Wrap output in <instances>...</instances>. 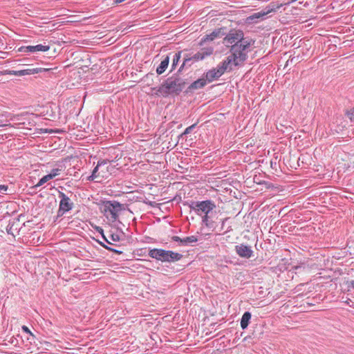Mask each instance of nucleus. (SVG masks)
<instances>
[{"mask_svg": "<svg viewBox=\"0 0 354 354\" xmlns=\"http://www.w3.org/2000/svg\"><path fill=\"white\" fill-rule=\"evenodd\" d=\"M169 63V57L167 55L164 59L160 62L159 66L156 68V73L158 75L162 74L168 67Z\"/></svg>", "mask_w": 354, "mask_h": 354, "instance_id": "6ab92c4d", "label": "nucleus"}, {"mask_svg": "<svg viewBox=\"0 0 354 354\" xmlns=\"http://www.w3.org/2000/svg\"><path fill=\"white\" fill-rule=\"evenodd\" d=\"M251 317L252 315L250 312L247 311L243 313L241 319V327L242 329L244 330L248 328Z\"/></svg>", "mask_w": 354, "mask_h": 354, "instance_id": "aec40b11", "label": "nucleus"}, {"mask_svg": "<svg viewBox=\"0 0 354 354\" xmlns=\"http://www.w3.org/2000/svg\"><path fill=\"white\" fill-rule=\"evenodd\" d=\"M297 0H291V1L290 3H294L295 1H297Z\"/></svg>", "mask_w": 354, "mask_h": 354, "instance_id": "e433bc0d", "label": "nucleus"}, {"mask_svg": "<svg viewBox=\"0 0 354 354\" xmlns=\"http://www.w3.org/2000/svg\"><path fill=\"white\" fill-rule=\"evenodd\" d=\"M110 239L113 241L117 242V241H119L120 240V236L118 233H113V234H111Z\"/></svg>", "mask_w": 354, "mask_h": 354, "instance_id": "c85d7f7f", "label": "nucleus"}, {"mask_svg": "<svg viewBox=\"0 0 354 354\" xmlns=\"http://www.w3.org/2000/svg\"><path fill=\"white\" fill-rule=\"evenodd\" d=\"M167 261L166 262H175L180 260L183 258V254L178 252H173L171 250H167Z\"/></svg>", "mask_w": 354, "mask_h": 354, "instance_id": "f3484780", "label": "nucleus"}, {"mask_svg": "<svg viewBox=\"0 0 354 354\" xmlns=\"http://www.w3.org/2000/svg\"><path fill=\"white\" fill-rule=\"evenodd\" d=\"M50 49L48 45L37 44L36 46H21L19 50L22 53H33L39 51L46 52Z\"/></svg>", "mask_w": 354, "mask_h": 354, "instance_id": "f8f14e48", "label": "nucleus"}, {"mask_svg": "<svg viewBox=\"0 0 354 354\" xmlns=\"http://www.w3.org/2000/svg\"><path fill=\"white\" fill-rule=\"evenodd\" d=\"M198 241L196 236H187L183 239V245H187L189 243H196Z\"/></svg>", "mask_w": 354, "mask_h": 354, "instance_id": "4be33fe9", "label": "nucleus"}, {"mask_svg": "<svg viewBox=\"0 0 354 354\" xmlns=\"http://www.w3.org/2000/svg\"><path fill=\"white\" fill-rule=\"evenodd\" d=\"M48 69L42 68H27L24 70H20V71H13L10 73V74H13L17 76H23V75H32V74H36L39 73H41L43 71H46Z\"/></svg>", "mask_w": 354, "mask_h": 354, "instance_id": "4468645a", "label": "nucleus"}, {"mask_svg": "<svg viewBox=\"0 0 354 354\" xmlns=\"http://www.w3.org/2000/svg\"><path fill=\"white\" fill-rule=\"evenodd\" d=\"M58 197L60 201L57 216V217H61L66 212L71 211L73 208L74 205L70 198L62 192H59Z\"/></svg>", "mask_w": 354, "mask_h": 354, "instance_id": "6e6552de", "label": "nucleus"}, {"mask_svg": "<svg viewBox=\"0 0 354 354\" xmlns=\"http://www.w3.org/2000/svg\"><path fill=\"white\" fill-rule=\"evenodd\" d=\"M149 256L151 258L156 259V260L162 262H166L167 260V250H165L163 249H151L149 252Z\"/></svg>", "mask_w": 354, "mask_h": 354, "instance_id": "ddd939ff", "label": "nucleus"}, {"mask_svg": "<svg viewBox=\"0 0 354 354\" xmlns=\"http://www.w3.org/2000/svg\"><path fill=\"white\" fill-rule=\"evenodd\" d=\"M254 44L253 39L243 41L242 43L233 44L230 48L231 55L225 59L226 64L230 66V71L232 70V66H238L243 64L248 59V53L250 47Z\"/></svg>", "mask_w": 354, "mask_h": 354, "instance_id": "f257e3e1", "label": "nucleus"}, {"mask_svg": "<svg viewBox=\"0 0 354 354\" xmlns=\"http://www.w3.org/2000/svg\"><path fill=\"white\" fill-rule=\"evenodd\" d=\"M281 4H278L274 2H272L268 4L264 9L261 11L255 12L248 17V20L252 22L257 23L259 21V19H263L267 15L276 12L278 9L281 7Z\"/></svg>", "mask_w": 354, "mask_h": 354, "instance_id": "0eeeda50", "label": "nucleus"}, {"mask_svg": "<svg viewBox=\"0 0 354 354\" xmlns=\"http://www.w3.org/2000/svg\"><path fill=\"white\" fill-rule=\"evenodd\" d=\"M171 240L176 242H178L180 245H183V239L178 236H172Z\"/></svg>", "mask_w": 354, "mask_h": 354, "instance_id": "7c9ffc66", "label": "nucleus"}, {"mask_svg": "<svg viewBox=\"0 0 354 354\" xmlns=\"http://www.w3.org/2000/svg\"><path fill=\"white\" fill-rule=\"evenodd\" d=\"M96 230L102 234V236L103 239L106 241V243H107L109 244H111V243L104 235V231L102 227H96Z\"/></svg>", "mask_w": 354, "mask_h": 354, "instance_id": "cd10ccee", "label": "nucleus"}, {"mask_svg": "<svg viewBox=\"0 0 354 354\" xmlns=\"http://www.w3.org/2000/svg\"><path fill=\"white\" fill-rule=\"evenodd\" d=\"M236 253L242 258L249 259L253 256V250L251 247L241 243L235 246Z\"/></svg>", "mask_w": 354, "mask_h": 354, "instance_id": "9b49d317", "label": "nucleus"}, {"mask_svg": "<svg viewBox=\"0 0 354 354\" xmlns=\"http://www.w3.org/2000/svg\"><path fill=\"white\" fill-rule=\"evenodd\" d=\"M214 53V48L212 46L202 48L198 52L192 57H186L184 58L183 64L179 71H181L186 65L191 66L192 61L198 62L205 59L206 57L212 55Z\"/></svg>", "mask_w": 354, "mask_h": 354, "instance_id": "39448f33", "label": "nucleus"}, {"mask_svg": "<svg viewBox=\"0 0 354 354\" xmlns=\"http://www.w3.org/2000/svg\"><path fill=\"white\" fill-rule=\"evenodd\" d=\"M45 184L44 181L41 178L38 183L35 185V187H39Z\"/></svg>", "mask_w": 354, "mask_h": 354, "instance_id": "72a5a7b5", "label": "nucleus"}, {"mask_svg": "<svg viewBox=\"0 0 354 354\" xmlns=\"http://www.w3.org/2000/svg\"><path fill=\"white\" fill-rule=\"evenodd\" d=\"M189 207L194 213L201 217L202 224L206 227L211 228L214 222L212 220L213 210L216 208V204L211 200L201 201H191Z\"/></svg>", "mask_w": 354, "mask_h": 354, "instance_id": "f03ea898", "label": "nucleus"}, {"mask_svg": "<svg viewBox=\"0 0 354 354\" xmlns=\"http://www.w3.org/2000/svg\"><path fill=\"white\" fill-rule=\"evenodd\" d=\"M196 124H197L195 123V124L187 127L181 136L187 135V134L190 133L192 132V131L196 127Z\"/></svg>", "mask_w": 354, "mask_h": 354, "instance_id": "a878e982", "label": "nucleus"}, {"mask_svg": "<svg viewBox=\"0 0 354 354\" xmlns=\"http://www.w3.org/2000/svg\"><path fill=\"white\" fill-rule=\"evenodd\" d=\"M25 118L23 115H16L10 116L8 120H6V122L3 123L0 121V127H12L15 128H21L25 125L24 121Z\"/></svg>", "mask_w": 354, "mask_h": 354, "instance_id": "9d476101", "label": "nucleus"}, {"mask_svg": "<svg viewBox=\"0 0 354 354\" xmlns=\"http://www.w3.org/2000/svg\"><path fill=\"white\" fill-rule=\"evenodd\" d=\"M125 0H113V2L116 4H118V3H120L123 1H124Z\"/></svg>", "mask_w": 354, "mask_h": 354, "instance_id": "f704fd0d", "label": "nucleus"}, {"mask_svg": "<svg viewBox=\"0 0 354 354\" xmlns=\"http://www.w3.org/2000/svg\"><path fill=\"white\" fill-rule=\"evenodd\" d=\"M220 33H221L220 30H215L210 34L206 35L201 39V41L199 42V45L203 46L207 41L214 40L216 38H217L219 36Z\"/></svg>", "mask_w": 354, "mask_h": 354, "instance_id": "dca6fc26", "label": "nucleus"}, {"mask_svg": "<svg viewBox=\"0 0 354 354\" xmlns=\"http://www.w3.org/2000/svg\"><path fill=\"white\" fill-rule=\"evenodd\" d=\"M41 179L44 181V183H47L48 180H51V176L48 174L44 176Z\"/></svg>", "mask_w": 354, "mask_h": 354, "instance_id": "473e14b6", "label": "nucleus"}, {"mask_svg": "<svg viewBox=\"0 0 354 354\" xmlns=\"http://www.w3.org/2000/svg\"><path fill=\"white\" fill-rule=\"evenodd\" d=\"M8 189V185H0V195L6 194Z\"/></svg>", "mask_w": 354, "mask_h": 354, "instance_id": "c756f323", "label": "nucleus"}, {"mask_svg": "<svg viewBox=\"0 0 354 354\" xmlns=\"http://www.w3.org/2000/svg\"><path fill=\"white\" fill-rule=\"evenodd\" d=\"M346 115L351 122H354V107L346 111Z\"/></svg>", "mask_w": 354, "mask_h": 354, "instance_id": "b1692460", "label": "nucleus"}, {"mask_svg": "<svg viewBox=\"0 0 354 354\" xmlns=\"http://www.w3.org/2000/svg\"><path fill=\"white\" fill-rule=\"evenodd\" d=\"M227 70L230 71V66L226 64L225 60H223L217 65L216 68L209 70L205 73V79L207 82H212L214 80L218 79Z\"/></svg>", "mask_w": 354, "mask_h": 354, "instance_id": "423d86ee", "label": "nucleus"}, {"mask_svg": "<svg viewBox=\"0 0 354 354\" xmlns=\"http://www.w3.org/2000/svg\"><path fill=\"white\" fill-rule=\"evenodd\" d=\"M185 80L178 76L168 77L158 88V93L163 97L179 95L185 87Z\"/></svg>", "mask_w": 354, "mask_h": 354, "instance_id": "7ed1b4c3", "label": "nucleus"}, {"mask_svg": "<svg viewBox=\"0 0 354 354\" xmlns=\"http://www.w3.org/2000/svg\"><path fill=\"white\" fill-rule=\"evenodd\" d=\"M100 244H101V245H102L103 248H104L105 249H106V250H109V251L113 252H114V253H115V254H122V251H120V250H116V249H114V248H111V247L107 246V245H104V244H102V243H100Z\"/></svg>", "mask_w": 354, "mask_h": 354, "instance_id": "393cba45", "label": "nucleus"}, {"mask_svg": "<svg viewBox=\"0 0 354 354\" xmlns=\"http://www.w3.org/2000/svg\"><path fill=\"white\" fill-rule=\"evenodd\" d=\"M14 224H15V222H13L12 223L11 222H10L9 224L8 225V226L6 227L7 233L9 234H12L13 236H15L14 233H13Z\"/></svg>", "mask_w": 354, "mask_h": 354, "instance_id": "bb28decb", "label": "nucleus"}, {"mask_svg": "<svg viewBox=\"0 0 354 354\" xmlns=\"http://www.w3.org/2000/svg\"><path fill=\"white\" fill-rule=\"evenodd\" d=\"M250 39L248 37H244V35L243 31L241 30H231L229 33L225 37L224 42L227 46L228 44H236L239 43H242L243 41H248Z\"/></svg>", "mask_w": 354, "mask_h": 354, "instance_id": "1a4fd4ad", "label": "nucleus"}, {"mask_svg": "<svg viewBox=\"0 0 354 354\" xmlns=\"http://www.w3.org/2000/svg\"><path fill=\"white\" fill-rule=\"evenodd\" d=\"M351 286L353 288H354V281H351Z\"/></svg>", "mask_w": 354, "mask_h": 354, "instance_id": "c9c22d12", "label": "nucleus"}, {"mask_svg": "<svg viewBox=\"0 0 354 354\" xmlns=\"http://www.w3.org/2000/svg\"><path fill=\"white\" fill-rule=\"evenodd\" d=\"M207 81L205 78H199L197 80L192 82L189 88L190 90L199 89L203 88L207 84Z\"/></svg>", "mask_w": 354, "mask_h": 354, "instance_id": "a211bd4d", "label": "nucleus"}, {"mask_svg": "<svg viewBox=\"0 0 354 354\" xmlns=\"http://www.w3.org/2000/svg\"><path fill=\"white\" fill-rule=\"evenodd\" d=\"M109 160H102L97 162V166L93 169L92 174L91 176L87 177V180L93 181L95 179L100 176V174L97 173L99 170V167L103 165H105L108 163Z\"/></svg>", "mask_w": 354, "mask_h": 354, "instance_id": "2eb2a0df", "label": "nucleus"}, {"mask_svg": "<svg viewBox=\"0 0 354 354\" xmlns=\"http://www.w3.org/2000/svg\"><path fill=\"white\" fill-rule=\"evenodd\" d=\"M125 210V205L117 201H104L102 202L101 211L104 216L111 222L118 220L121 212Z\"/></svg>", "mask_w": 354, "mask_h": 354, "instance_id": "20e7f679", "label": "nucleus"}, {"mask_svg": "<svg viewBox=\"0 0 354 354\" xmlns=\"http://www.w3.org/2000/svg\"><path fill=\"white\" fill-rule=\"evenodd\" d=\"M62 169L61 168H54L49 173V175L51 176V178H54L55 176L60 174Z\"/></svg>", "mask_w": 354, "mask_h": 354, "instance_id": "5701e85b", "label": "nucleus"}, {"mask_svg": "<svg viewBox=\"0 0 354 354\" xmlns=\"http://www.w3.org/2000/svg\"><path fill=\"white\" fill-rule=\"evenodd\" d=\"M180 57H181V52L180 51H178L174 54L173 60H172V64H171V70L175 69V68L176 67V66L178 65V64L179 62Z\"/></svg>", "mask_w": 354, "mask_h": 354, "instance_id": "412c9836", "label": "nucleus"}, {"mask_svg": "<svg viewBox=\"0 0 354 354\" xmlns=\"http://www.w3.org/2000/svg\"><path fill=\"white\" fill-rule=\"evenodd\" d=\"M21 329H22V330H23L24 332H25V333H28V334H30V335H32V336H33L32 333H31V331L30 330V329L28 328V326H22Z\"/></svg>", "mask_w": 354, "mask_h": 354, "instance_id": "2f4dec72", "label": "nucleus"}]
</instances>
